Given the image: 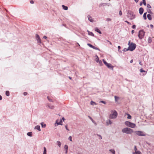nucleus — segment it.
Segmentation results:
<instances>
[{
  "label": "nucleus",
  "instance_id": "obj_50",
  "mask_svg": "<svg viewBox=\"0 0 154 154\" xmlns=\"http://www.w3.org/2000/svg\"><path fill=\"white\" fill-rule=\"evenodd\" d=\"M97 135L98 136H99V137H100V138H99L100 139H102V136L100 135L99 134H97Z\"/></svg>",
  "mask_w": 154,
  "mask_h": 154
},
{
  "label": "nucleus",
  "instance_id": "obj_57",
  "mask_svg": "<svg viewBox=\"0 0 154 154\" xmlns=\"http://www.w3.org/2000/svg\"><path fill=\"white\" fill-rule=\"evenodd\" d=\"M62 119V121H63V122H64V121L65 120V119L64 117H62V118L61 119Z\"/></svg>",
  "mask_w": 154,
  "mask_h": 154
},
{
  "label": "nucleus",
  "instance_id": "obj_37",
  "mask_svg": "<svg viewBox=\"0 0 154 154\" xmlns=\"http://www.w3.org/2000/svg\"><path fill=\"white\" fill-rule=\"evenodd\" d=\"M64 148L65 150H68V146L67 145H65L64 146Z\"/></svg>",
  "mask_w": 154,
  "mask_h": 154
},
{
  "label": "nucleus",
  "instance_id": "obj_30",
  "mask_svg": "<svg viewBox=\"0 0 154 154\" xmlns=\"http://www.w3.org/2000/svg\"><path fill=\"white\" fill-rule=\"evenodd\" d=\"M103 61L104 64L106 66L108 63L104 59H103Z\"/></svg>",
  "mask_w": 154,
  "mask_h": 154
},
{
  "label": "nucleus",
  "instance_id": "obj_1",
  "mask_svg": "<svg viewBox=\"0 0 154 154\" xmlns=\"http://www.w3.org/2000/svg\"><path fill=\"white\" fill-rule=\"evenodd\" d=\"M129 46L128 47V50L130 51H134L136 47V45L135 43L133 42H131V41H129L128 44Z\"/></svg>",
  "mask_w": 154,
  "mask_h": 154
},
{
  "label": "nucleus",
  "instance_id": "obj_46",
  "mask_svg": "<svg viewBox=\"0 0 154 154\" xmlns=\"http://www.w3.org/2000/svg\"><path fill=\"white\" fill-rule=\"evenodd\" d=\"M122 11L121 10H120L119 11V15L120 16H121L122 15Z\"/></svg>",
  "mask_w": 154,
  "mask_h": 154
},
{
  "label": "nucleus",
  "instance_id": "obj_51",
  "mask_svg": "<svg viewBox=\"0 0 154 154\" xmlns=\"http://www.w3.org/2000/svg\"><path fill=\"white\" fill-rule=\"evenodd\" d=\"M30 3L31 4H33L34 3V1L33 0H30Z\"/></svg>",
  "mask_w": 154,
  "mask_h": 154
},
{
  "label": "nucleus",
  "instance_id": "obj_63",
  "mask_svg": "<svg viewBox=\"0 0 154 154\" xmlns=\"http://www.w3.org/2000/svg\"><path fill=\"white\" fill-rule=\"evenodd\" d=\"M134 150H135V151H136V150H137V147H136V146H134Z\"/></svg>",
  "mask_w": 154,
  "mask_h": 154
},
{
  "label": "nucleus",
  "instance_id": "obj_43",
  "mask_svg": "<svg viewBox=\"0 0 154 154\" xmlns=\"http://www.w3.org/2000/svg\"><path fill=\"white\" fill-rule=\"evenodd\" d=\"M123 51L124 52H126V51H129V50H128V48H125L123 49Z\"/></svg>",
  "mask_w": 154,
  "mask_h": 154
},
{
  "label": "nucleus",
  "instance_id": "obj_62",
  "mask_svg": "<svg viewBox=\"0 0 154 154\" xmlns=\"http://www.w3.org/2000/svg\"><path fill=\"white\" fill-rule=\"evenodd\" d=\"M134 32V30H133L131 31V34H133Z\"/></svg>",
  "mask_w": 154,
  "mask_h": 154
},
{
  "label": "nucleus",
  "instance_id": "obj_19",
  "mask_svg": "<svg viewBox=\"0 0 154 154\" xmlns=\"http://www.w3.org/2000/svg\"><path fill=\"white\" fill-rule=\"evenodd\" d=\"M62 7L63 9L65 10H67L68 9V7L67 6H66L64 5H62Z\"/></svg>",
  "mask_w": 154,
  "mask_h": 154
},
{
  "label": "nucleus",
  "instance_id": "obj_59",
  "mask_svg": "<svg viewBox=\"0 0 154 154\" xmlns=\"http://www.w3.org/2000/svg\"><path fill=\"white\" fill-rule=\"evenodd\" d=\"M98 63L100 64H102V62L101 60H100Z\"/></svg>",
  "mask_w": 154,
  "mask_h": 154
},
{
  "label": "nucleus",
  "instance_id": "obj_40",
  "mask_svg": "<svg viewBox=\"0 0 154 154\" xmlns=\"http://www.w3.org/2000/svg\"><path fill=\"white\" fill-rule=\"evenodd\" d=\"M95 61L97 63H98L99 62V61L100 60L99 57H97V58H96L95 59Z\"/></svg>",
  "mask_w": 154,
  "mask_h": 154
},
{
  "label": "nucleus",
  "instance_id": "obj_53",
  "mask_svg": "<svg viewBox=\"0 0 154 154\" xmlns=\"http://www.w3.org/2000/svg\"><path fill=\"white\" fill-rule=\"evenodd\" d=\"M139 64L141 66L143 65V64L142 63L141 61H140V60L139 61Z\"/></svg>",
  "mask_w": 154,
  "mask_h": 154
},
{
  "label": "nucleus",
  "instance_id": "obj_17",
  "mask_svg": "<svg viewBox=\"0 0 154 154\" xmlns=\"http://www.w3.org/2000/svg\"><path fill=\"white\" fill-rule=\"evenodd\" d=\"M147 17L148 19L149 20H152V17L150 14H148L147 15Z\"/></svg>",
  "mask_w": 154,
  "mask_h": 154
},
{
  "label": "nucleus",
  "instance_id": "obj_20",
  "mask_svg": "<svg viewBox=\"0 0 154 154\" xmlns=\"http://www.w3.org/2000/svg\"><path fill=\"white\" fill-rule=\"evenodd\" d=\"M147 13V12H145L143 14V19L144 20H146L147 19L146 17V14Z\"/></svg>",
  "mask_w": 154,
  "mask_h": 154
},
{
  "label": "nucleus",
  "instance_id": "obj_14",
  "mask_svg": "<svg viewBox=\"0 0 154 154\" xmlns=\"http://www.w3.org/2000/svg\"><path fill=\"white\" fill-rule=\"evenodd\" d=\"M34 129H36L38 131H41L40 126L39 125H37L35 126L34 128Z\"/></svg>",
  "mask_w": 154,
  "mask_h": 154
},
{
  "label": "nucleus",
  "instance_id": "obj_54",
  "mask_svg": "<svg viewBox=\"0 0 154 154\" xmlns=\"http://www.w3.org/2000/svg\"><path fill=\"white\" fill-rule=\"evenodd\" d=\"M125 22L127 23L128 24H130V25L131 24V23L127 20H125Z\"/></svg>",
  "mask_w": 154,
  "mask_h": 154
},
{
  "label": "nucleus",
  "instance_id": "obj_12",
  "mask_svg": "<svg viewBox=\"0 0 154 154\" xmlns=\"http://www.w3.org/2000/svg\"><path fill=\"white\" fill-rule=\"evenodd\" d=\"M140 72L141 73L146 72V73H145V74H144V73L143 74V75H145L147 72V71L144 70L142 68L140 69Z\"/></svg>",
  "mask_w": 154,
  "mask_h": 154
},
{
  "label": "nucleus",
  "instance_id": "obj_44",
  "mask_svg": "<svg viewBox=\"0 0 154 154\" xmlns=\"http://www.w3.org/2000/svg\"><path fill=\"white\" fill-rule=\"evenodd\" d=\"M65 128L68 131H69V129L68 128V125H65Z\"/></svg>",
  "mask_w": 154,
  "mask_h": 154
},
{
  "label": "nucleus",
  "instance_id": "obj_13",
  "mask_svg": "<svg viewBox=\"0 0 154 154\" xmlns=\"http://www.w3.org/2000/svg\"><path fill=\"white\" fill-rule=\"evenodd\" d=\"M95 31L100 34H102L101 32L97 27H96L95 28Z\"/></svg>",
  "mask_w": 154,
  "mask_h": 154
},
{
  "label": "nucleus",
  "instance_id": "obj_61",
  "mask_svg": "<svg viewBox=\"0 0 154 154\" xmlns=\"http://www.w3.org/2000/svg\"><path fill=\"white\" fill-rule=\"evenodd\" d=\"M143 4V2L142 1V2H140V6H142V5Z\"/></svg>",
  "mask_w": 154,
  "mask_h": 154
},
{
  "label": "nucleus",
  "instance_id": "obj_48",
  "mask_svg": "<svg viewBox=\"0 0 154 154\" xmlns=\"http://www.w3.org/2000/svg\"><path fill=\"white\" fill-rule=\"evenodd\" d=\"M94 49L96 50H98L99 51H100V49L96 47H95L94 48Z\"/></svg>",
  "mask_w": 154,
  "mask_h": 154
},
{
  "label": "nucleus",
  "instance_id": "obj_49",
  "mask_svg": "<svg viewBox=\"0 0 154 154\" xmlns=\"http://www.w3.org/2000/svg\"><path fill=\"white\" fill-rule=\"evenodd\" d=\"M106 41L107 42H108V43H109V44L110 45H112V43H111V42L110 41H109L108 40H106Z\"/></svg>",
  "mask_w": 154,
  "mask_h": 154
},
{
  "label": "nucleus",
  "instance_id": "obj_34",
  "mask_svg": "<svg viewBox=\"0 0 154 154\" xmlns=\"http://www.w3.org/2000/svg\"><path fill=\"white\" fill-rule=\"evenodd\" d=\"M57 144L58 145L59 147H60L61 145V143L60 141H57Z\"/></svg>",
  "mask_w": 154,
  "mask_h": 154
},
{
  "label": "nucleus",
  "instance_id": "obj_52",
  "mask_svg": "<svg viewBox=\"0 0 154 154\" xmlns=\"http://www.w3.org/2000/svg\"><path fill=\"white\" fill-rule=\"evenodd\" d=\"M111 19H110L109 18H107L106 19V21H111Z\"/></svg>",
  "mask_w": 154,
  "mask_h": 154
},
{
  "label": "nucleus",
  "instance_id": "obj_55",
  "mask_svg": "<svg viewBox=\"0 0 154 154\" xmlns=\"http://www.w3.org/2000/svg\"><path fill=\"white\" fill-rule=\"evenodd\" d=\"M28 93L26 92H24L23 93V95L24 96H26L27 94Z\"/></svg>",
  "mask_w": 154,
  "mask_h": 154
},
{
  "label": "nucleus",
  "instance_id": "obj_23",
  "mask_svg": "<svg viewBox=\"0 0 154 154\" xmlns=\"http://www.w3.org/2000/svg\"><path fill=\"white\" fill-rule=\"evenodd\" d=\"M133 154H141V152L140 151H137L134 152H133Z\"/></svg>",
  "mask_w": 154,
  "mask_h": 154
},
{
  "label": "nucleus",
  "instance_id": "obj_16",
  "mask_svg": "<svg viewBox=\"0 0 154 154\" xmlns=\"http://www.w3.org/2000/svg\"><path fill=\"white\" fill-rule=\"evenodd\" d=\"M89 118L91 119V120L92 121V122L94 124V125L96 126L97 125V123L95 122L93 119L90 116H88Z\"/></svg>",
  "mask_w": 154,
  "mask_h": 154
},
{
  "label": "nucleus",
  "instance_id": "obj_64",
  "mask_svg": "<svg viewBox=\"0 0 154 154\" xmlns=\"http://www.w3.org/2000/svg\"><path fill=\"white\" fill-rule=\"evenodd\" d=\"M43 38H45V39H46V38H47V37L46 36H44L43 37Z\"/></svg>",
  "mask_w": 154,
  "mask_h": 154
},
{
  "label": "nucleus",
  "instance_id": "obj_10",
  "mask_svg": "<svg viewBox=\"0 0 154 154\" xmlns=\"http://www.w3.org/2000/svg\"><path fill=\"white\" fill-rule=\"evenodd\" d=\"M109 69H110L112 70H113L114 66L112 65V64L110 63H108L106 66Z\"/></svg>",
  "mask_w": 154,
  "mask_h": 154
},
{
  "label": "nucleus",
  "instance_id": "obj_28",
  "mask_svg": "<svg viewBox=\"0 0 154 154\" xmlns=\"http://www.w3.org/2000/svg\"><path fill=\"white\" fill-rule=\"evenodd\" d=\"M5 95L6 96H8L10 95V92L8 91H7L5 92Z\"/></svg>",
  "mask_w": 154,
  "mask_h": 154
},
{
  "label": "nucleus",
  "instance_id": "obj_11",
  "mask_svg": "<svg viewBox=\"0 0 154 154\" xmlns=\"http://www.w3.org/2000/svg\"><path fill=\"white\" fill-rule=\"evenodd\" d=\"M139 14L140 15H142L144 12V9L142 7H141L139 9Z\"/></svg>",
  "mask_w": 154,
  "mask_h": 154
},
{
  "label": "nucleus",
  "instance_id": "obj_27",
  "mask_svg": "<svg viewBox=\"0 0 154 154\" xmlns=\"http://www.w3.org/2000/svg\"><path fill=\"white\" fill-rule=\"evenodd\" d=\"M47 149L45 147H44V151L43 154H47Z\"/></svg>",
  "mask_w": 154,
  "mask_h": 154
},
{
  "label": "nucleus",
  "instance_id": "obj_7",
  "mask_svg": "<svg viewBox=\"0 0 154 154\" xmlns=\"http://www.w3.org/2000/svg\"><path fill=\"white\" fill-rule=\"evenodd\" d=\"M135 133L137 135L139 136H143L146 135V134L144 132L140 131H135Z\"/></svg>",
  "mask_w": 154,
  "mask_h": 154
},
{
  "label": "nucleus",
  "instance_id": "obj_3",
  "mask_svg": "<svg viewBox=\"0 0 154 154\" xmlns=\"http://www.w3.org/2000/svg\"><path fill=\"white\" fill-rule=\"evenodd\" d=\"M145 32L143 29L140 30L138 33V37L140 39H142L144 37Z\"/></svg>",
  "mask_w": 154,
  "mask_h": 154
},
{
  "label": "nucleus",
  "instance_id": "obj_35",
  "mask_svg": "<svg viewBox=\"0 0 154 154\" xmlns=\"http://www.w3.org/2000/svg\"><path fill=\"white\" fill-rule=\"evenodd\" d=\"M48 107L51 109H53L54 108V106L52 105H48Z\"/></svg>",
  "mask_w": 154,
  "mask_h": 154
},
{
  "label": "nucleus",
  "instance_id": "obj_21",
  "mask_svg": "<svg viewBox=\"0 0 154 154\" xmlns=\"http://www.w3.org/2000/svg\"><path fill=\"white\" fill-rule=\"evenodd\" d=\"M27 135L30 137H32V132H28L27 133Z\"/></svg>",
  "mask_w": 154,
  "mask_h": 154
},
{
  "label": "nucleus",
  "instance_id": "obj_56",
  "mask_svg": "<svg viewBox=\"0 0 154 154\" xmlns=\"http://www.w3.org/2000/svg\"><path fill=\"white\" fill-rule=\"evenodd\" d=\"M118 51H119V50H120V49L121 48V47L120 46H118Z\"/></svg>",
  "mask_w": 154,
  "mask_h": 154
},
{
  "label": "nucleus",
  "instance_id": "obj_41",
  "mask_svg": "<svg viewBox=\"0 0 154 154\" xmlns=\"http://www.w3.org/2000/svg\"><path fill=\"white\" fill-rule=\"evenodd\" d=\"M47 98H48V100L49 101H50L51 102H53V101H52V100L49 98V96H47Z\"/></svg>",
  "mask_w": 154,
  "mask_h": 154
},
{
  "label": "nucleus",
  "instance_id": "obj_38",
  "mask_svg": "<svg viewBox=\"0 0 154 154\" xmlns=\"http://www.w3.org/2000/svg\"><path fill=\"white\" fill-rule=\"evenodd\" d=\"M143 4L144 6H146V0H142Z\"/></svg>",
  "mask_w": 154,
  "mask_h": 154
},
{
  "label": "nucleus",
  "instance_id": "obj_9",
  "mask_svg": "<svg viewBox=\"0 0 154 154\" xmlns=\"http://www.w3.org/2000/svg\"><path fill=\"white\" fill-rule=\"evenodd\" d=\"M35 38L37 41L39 43H41V40L39 35L37 34H36L35 35Z\"/></svg>",
  "mask_w": 154,
  "mask_h": 154
},
{
  "label": "nucleus",
  "instance_id": "obj_4",
  "mask_svg": "<svg viewBox=\"0 0 154 154\" xmlns=\"http://www.w3.org/2000/svg\"><path fill=\"white\" fill-rule=\"evenodd\" d=\"M125 124L127 126L132 128H134L136 126V124L135 123L128 121H126L125 122Z\"/></svg>",
  "mask_w": 154,
  "mask_h": 154
},
{
  "label": "nucleus",
  "instance_id": "obj_6",
  "mask_svg": "<svg viewBox=\"0 0 154 154\" xmlns=\"http://www.w3.org/2000/svg\"><path fill=\"white\" fill-rule=\"evenodd\" d=\"M127 14L131 15L130 17V19L131 20H132L135 18V15L134 14V12L128 10Z\"/></svg>",
  "mask_w": 154,
  "mask_h": 154
},
{
  "label": "nucleus",
  "instance_id": "obj_31",
  "mask_svg": "<svg viewBox=\"0 0 154 154\" xmlns=\"http://www.w3.org/2000/svg\"><path fill=\"white\" fill-rule=\"evenodd\" d=\"M90 104L91 105H96L97 104L95 102H94L93 101H91L90 102Z\"/></svg>",
  "mask_w": 154,
  "mask_h": 154
},
{
  "label": "nucleus",
  "instance_id": "obj_29",
  "mask_svg": "<svg viewBox=\"0 0 154 154\" xmlns=\"http://www.w3.org/2000/svg\"><path fill=\"white\" fill-rule=\"evenodd\" d=\"M88 34L89 35L92 36H94V34L92 32H89V33H88Z\"/></svg>",
  "mask_w": 154,
  "mask_h": 154
},
{
  "label": "nucleus",
  "instance_id": "obj_15",
  "mask_svg": "<svg viewBox=\"0 0 154 154\" xmlns=\"http://www.w3.org/2000/svg\"><path fill=\"white\" fill-rule=\"evenodd\" d=\"M88 20L89 21L91 22H94V20L92 19V17L90 15H88Z\"/></svg>",
  "mask_w": 154,
  "mask_h": 154
},
{
  "label": "nucleus",
  "instance_id": "obj_60",
  "mask_svg": "<svg viewBox=\"0 0 154 154\" xmlns=\"http://www.w3.org/2000/svg\"><path fill=\"white\" fill-rule=\"evenodd\" d=\"M103 6H106L107 5V3H103Z\"/></svg>",
  "mask_w": 154,
  "mask_h": 154
},
{
  "label": "nucleus",
  "instance_id": "obj_58",
  "mask_svg": "<svg viewBox=\"0 0 154 154\" xmlns=\"http://www.w3.org/2000/svg\"><path fill=\"white\" fill-rule=\"evenodd\" d=\"M150 27L152 29L153 28V27H154V26H153V25L152 24H150Z\"/></svg>",
  "mask_w": 154,
  "mask_h": 154
},
{
  "label": "nucleus",
  "instance_id": "obj_32",
  "mask_svg": "<svg viewBox=\"0 0 154 154\" xmlns=\"http://www.w3.org/2000/svg\"><path fill=\"white\" fill-rule=\"evenodd\" d=\"M112 123V122L110 120H109V122L107 121L106 122V125H109V124H111Z\"/></svg>",
  "mask_w": 154,
  "mask_h": 154
},
{
  "label": "nucleus",
  "instance_id": "obj_47",
  "mask_svg": "<svg viewBox=\"0 0 154 154\" xmlns=\"http://www.w3.org/2000/svg\"><path fill=\"white\" fill-rule=\"evenodd\" d=\"M136 25H133L132 26V28L133 29H135L136 28Z\"/></svg>",
  "mask_w": 154,
  "mask_h": 154
},
{
  "label": "nucleus",
  "instance_id": "obj_25",
  "mask_svg": "<svg viewBox=\"0 0 154 154\" xmlns=\"http://www.w3.org/2000/svg\"><path fill=\"white\" fill-rule=\"evenodd\" d=\"M114 98H115V101L116 102H117L119 99V97H118V96H114Z\"/></svg>",
  "mask_w": 154,
  "mask_h": 154
},
{
  "label": "nucleus",
  "instance_id": "obj_22",
  "mask_svg": "<svg viewBox=\"0 0 154 154\" xmlns=\"http://www.w3.org/2000/svg\"><path fill=\"white\" fill-rule=\"evenodd\" d=\"M152 39L151 37H149L148 39V42L149 43H151L152 42Z\"/></svg>",
  "mask_w": 154,
  "mask_h": 154
},
{
  "label": "nucleus",
  "instance_id": "obj_26",
  "mask_svg": "<svg viewBox=\"0 0 154 154\" xmlns=\"http://www.w3.org/2000/svg\"><path fill=\"white\" fill-rule=\"evenodd\" d=\"M109 151L112 152V154H115V151L114 149H110Z\"/></svg>",
  "mask_w": 154,
  "mask_h": 154
},
{
  "label": "nucleus",
  "instance_id": "obj_2",
  "mask_svg": "<svg viewBox=\"0 0 154 154\" xmlns=\"http://www.w3.org/2000/svg\"><path fill=\"white\" fill-rule=\"evenodd\" d=\"M122 131L123 133L128 134H131L134 132L133 130L132 129L128 127L123 128Z\"/></svg>",
  "mask_w": 154,
  "mask_h": 154
},
{
  "label": "nucleus",
  "instance_id": "obj_42",
  "mask_svg": "<svg viewBox=\"0 0 154 154\" xmlns=\"http://www.w3.org/2000/svg\"><path fill=\"white\" fill-rule=\"evenodd\" d=\"M68 139L70 141H71V142H72V137H71V136H69V138H68Z\"/></svg>",
  "mask_w": 154,
  "mask_h": 154
},
{
  "label": "nucleus",
  "instance_id": "obj_39",
  "mask_svg": "<svg viewBox=\"0 0 154 154\" xmlns=\"http://www.w3.org/2000/svg\"><path fill=\"white\" fill-rule=\"evenodd\" d=\"M147 8H151V6L149 4H147Z\"/></svg>",
  "mask_w": 154,
  "mask_h": 154
},
{
  "label": "nucleus",
  "instance_id": "obj_45",
  "mask_svg": "<svg viewBox=\"0 0 154 154\" xmlns=\"http://www.w3.org/2000/svg\"><path fill=\"white\" fill-rule=\"evenodd\" d=\"M87 45L88 46L90 47L91 48H92V46H93V45L91 44H90V43H88L87 44Z\"/></svg>",
  "mask_w": 154,
  "mask_h": 154
},
{
  "label": "nucleus",
  "instance_id": "obj_24",
  "mask_svg": "<svg viewBox=\"0 0 154 154\" xmlns=\"http://www.w3.org/2000/svg\"><path fill=\"white\" fill-rule=\"evenodd\" d=\"M147 12H148L150 14H153L152 12L151 11V9H147Z\"/></svg>",
  "mask_w": 154,
  "mask_h": 154
},
{
  "label": "nucleus",
  "instance_id": "obj_5",
  "mask_svg": "<svg viewBox=\"0 0 154 154\" xmlns=\"http://www.w3.org/2000/svg\"><path fill=\"white\" fill-rule=\"evenodd\" d=\"M118 116V113L116 110H114L112 114H110L109 118L111 119L116 118Z\"/></svg>",
  "mask_w": 154,
  "mask_h": 154
},
{
  "label": "nucleus",
  "instance_id": "obj_33",
  "mask_svg": "<svg viewBox=\"0 0 154 154\" xmlns=\"http://www.w3.org/2000/svg\"><path fill=\"white\" fill-rule=\"evenodd\" d=\"M127 115L128 116L127 118L128 119H130L131 118V116L130 114L128 113H127Z\"/></svg>",
  "mask_w": 154,
  "mask_h": 154
},
{
  "label": "nucleus",
  "instance_id": "obj_18",
  "mask_svg": "<svg viewBox=\"0 0 154 154\" xmlns=\"http://www.w3.org/2000/svg\"><path fill=\"white\" fill-rule=\"evenodd\" d=\"M41 125L42 128H45L46 126V124L44 123L43 122H42L41 124Z\"/></svg>",
  "mask_w": 154,
  "mask_h": 154
},
{
  "label": "nucleus",
  "instance_id": "obj_36",
  "mask_svg": "<svg viewBox=\"0 0 154 154\" xmlns=\"http://www.w3.org/2000/svg\"><path fill=\"white\" fill-rule=\"evenodd\" d=\"M100 103H103L104 104H106V102L103 100H100L99 102Z\"/></svg>",
  "mask_w": 154,
  "mask_h": 154
},
{
  "label": "nucleus",
  "instance_id": "obj_8",
  "mask_svg": "<svg viewBox=\"0 0 154 154\" xmlns=\"http://www.w3.org/2000/svg\"><path fill=\"white\" fill-rule=\"evenodd\" d=\"M63 122L62 120V119H60V121L58 122V120H56L55 123V126L58 125H63Z\"/></svg>",
  "mask_w": 154,
  "mask_h": 154
}]
</instances>
